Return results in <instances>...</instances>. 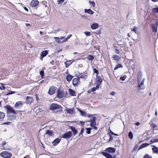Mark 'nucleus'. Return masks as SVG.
Returning <instances> with one entry per match:
<instances>
[{
	"mask_svg": "<svg viewBox=\"0 0 158 158\" xmlns=\"http://www.w3.org/2000/svg\"><path fill=\"white\" fill-rule=\"evenodd\" d=\"M4 108L6 110L8 114V118L11 120L15 119L16 117L15 115L16 113L13 108L10 105H7L4 106Z\"/></svg>",
	"mask_w": 158,
	"mask_h": 158,
	"instance_id": "nucleus-1",
	"label": "nucleus"
},
{
	"mask_svg": "<svg viewBox=\"0 0 158 158\" xmlns=\"http://www.w3.org/2000/svg\"><path fill=\"white\" fill-rule=\"evenodd\" d=\"M50 109L53 112L56 113L62 110L61 106L56 104L52 103L50 106Z\"/></svg>",
	"mask_w": 158,
	"mask_h": 158,
	"instance_id": "nucleus-2",
	"label": "nucleus"
},
{
	"mask_svg": "<svg viewBox=\"0 0 158 158\" xmlns=\"http://www.w3.org/2000/svg\"><path fill=\"white\" fill-rule=\"evenodd\" d=\"M91 116H92L91 119L90 121H88L87 122L90 123V125L91 126H94L96 124V122L95 121L96 118L95 116H93V115H88V116L89 117H90Z\"/></svg>",
	"mask_w": 158,
	"mask_h": 158,
	"instance_id": "nucleus-3",
	"label": "nucleus"
},
{
	"mask_svg": "<svg viewBox=\"0 0 158 158\" xmlns=\"http://www.w3.org/2000/svg\"><path fill=\"white\" fill-rule=\"evenodd\" d=\"M0 155L4 158H10L12 156V154L9 152H3L0 153Z\"/></svg>",
	"mask_w": 158,
	"mask_h": 158,
	"instance_id": "nucleus-4",
	"label": "nucleus"
},
{
	"mask_svg": "<svg viewBox=\"0 0 158 158\" xmlns=\"http://www.w3.org/2000/svg\"><path fill=\"white\" fill-rule=\"evenodd\" d=\"M72 136V133L71 131H69L68 132L64 133L62 135V137L64 139H69Z\"/></svg>",
	"mask_w": 158,
	"mask_h": 158,
	"instance_id": "nucleus-5",
	"label": "nucleus"
},
{
	"mask_svg": "<svg viewBox=\"0 0 158 158\" xmlns=\"http://www.w3.org/2000/svg\"><path fill=\"white\" fill-rule=\"evenodd\" d=\"M56 89V88L55 86H51L48 92V94L51 95H52L55 93Z\"/></svg>",
	"mask_w": 158,
	"mask_h": 158,
	"instance_id": "nucleus-6",
	"label": "nucleus"
},
{
	"mask_svg": "<svg viewBox=\"0 0 158 158\" xmlns=\"http://www.w3.org/2000/svg\"><path fill=\"white\" fill-rule=\"evenodd\" d=\"M80 78H76L73 79L72 80L73 84L74 86H77L80 82L79 80Z\"/></svg>",
	"mask_w": 158,
	"mask_h": 158,
	"instance_id": "nucleus-7",
	"label": "nucleus"
},
{
	"mask_svg": "<svg viewBox=\"0 0 158 158\" xmlns=\"http://www.w3.org/2000/svg\"><path fill=\"white\" fill-rule=\"evenodd\" d=\"M57 97L60 98H62L64 96V93L62 90L58 89L57 92Z\"/></svg>",
	"mask_w": 158,
	"mask_h": 158,
	"instance_id": "nucleus-8",
	"label": "nucleus"
},
{
	"mask_svg": "<svg viewBox=\"0 0 158 158\" xmlns=\"http://www.w3.org/2000/svg\"><path fill=\"white\" fill-rule=\"evenodd\" d=\"M24 103V102L22 101H19L16 102L15 105L14 107L15 108H20L21 107L23 104Z\"/></svg>",
	"mask_w": 158,
	"mask_h": 158,
	"instance_id": "nucleus-9",
	"label": "nucleus"
},
{
	"mask_svg": "<svg viewBox=\"0 0 158 158\" xmlns=\"http://www.w3.org/2000/svg\"><path fill=\"white\" fill-rule=\"evenodd\" d=\"M39 3V2L37 0H33L30 4V6L32 7H35Z\"/></svg>",
	"mask_w": 158,
	"mask_h": 158,
	"instance_id": "nucleus-10",
	"label": "nucleus"
},
{
	"mask_svg": "<svg viewBox=\"0 0 158 158\" xmlns=\"http://www.w3.org/2000/svg\"><path fill=\"white\" fill-rule=\"evenodd\" d=\"M33 99L32 97L27 96L26 98V103L29 104H31L33 102Z\"/></svg>",
	"mask_w": 158,
	"mask_h": 158,
	"instance_id": "nucleus-11",
	"label": "nucleus"
},
{
	"mask_svg": "<svg viewBox=\"0 0 158 158\" xmlns=\"http://www.w3.org/2000/svg\"><path fill=\"white\" fill-rule=\"evenodd\" d=\"M105 151L109 153H113L115 152L116 149L110 147L106 148Z\"/></svg>",
	"mask_w": 158,
	"mask_h": 158,
	"instance_id": "nucleus-12",
	"label": "nucleus"
},
{
	"mask_svg": "<svg viewBox=\"0 0 158 158\" xmlns=\"http://www.w3.org/2000/svg\"><path fill=\"white\" fill-rule=\"evenodd\" d=\"M98 23H95L91 25L90 28L92 30H94L98 28Z\"/></svg>",
	"mask_w": 158,
	"mask_h": 158,
	"instance_id": "nucleus-13",
	"label": "nucleus"
},
{
	"mask_svg": "<svg viewBox=\"0 0 158 158\" xmlns=\"http://www.w3.org/2000/svg\"><path fill=\"white\" fill-rule=\"evenodd\" d=\"M60 139L58 138L55 139L52 142L54 146L56 145L60 141Z\"/></svg>",
	"mask_w": 158,
	"mask_h": 158,
	"instance_id": "nucleus-14",
	"label": "nucleus"
},
{
	"mask_svg": "<svg viewBox=\"0 0 158 158\" xmlns=\"http://www.w3.org/2000/svg\"><path fill=\"white\" fill-rule=\"evenodd\" d=\"M102 154L103 156L106 157V158H113V156L111 155L106 152H103Z\"/></svg>",
	"mask_w": 158,
	"mask_h": 158,
	"instance_id": "nucleus-15",
	"label": "nucleus"
},
{
	"mask_svg": "<svg viewBox=\"0 0 158 158\" xmlns=\"http://www.w3.org/2000/svg\"><path fill=\"white\" fill-rule=\"evenodd\" d=\"M145 79L144 78L143 79L140 84L138 86V87H139L141 89H143L144 88V85H143Z\"/></svg>",
	"mask_w": 158,
	"mask_h": 158,
	"instance_id": "nucleus-16",
	"label": "nucleus"
},
{
	"mask_svg": "<svg viewBox=\"0 0 158 158\" xmlns=\"http://www.w3.org/2000/svg\"><path fill=\"white\" fill-rule=\"evenodd\" d=\"M70 129H71L73 132L74 135L77 134V131L75 127L73 126H70Z\"/></svg>",
	"mask_w": 158,
	"mask_h": 158,
	"instance_id": "nucleus-17",
	"label": "nucleus"
},
{
	"mask_svg": "<svg viewBox=\"0 0 158 158\" xmlns=\"http://www.w3.org/2000/svg\"><path fill=\"white\" fill-rule=\"evenodd\" d=\"M113 58V60L117 61H119L121 60V58L119 56L117 55H114L112 57Z\"/></svg>",
	"mask_w": 158,
	"mask_h": 158,
	"instance_id": "nucleus-18",
	"label": "nucleus"
},
{
	"mask_svg": "<svg viewBox=\"0 0 158 158\" xmlns=\"http://www.w3.org/2000/svg\"><path fill=\"white\" fill-rule=\"evenodd\" d=\"M46 134H48L49 136H53L54 132L51 130H48L46 131Z\"/></svg>",
	"mask_w": 158,
	"mask_h": 158,
	"instance_id": "nucleus-19",
	"label": "nucleus"
},
{
	"mask_svg": "<svg viewBox=\"0 0 158 158\" xmlns=\"http://www.w3.org/2000/svg\"><path fill=\"white\" fill-rule=\"evenodd\" d=\"M85 13H88L89 14L91 15H93L94 13V12L93 11H92L90 9H85Z\"/></svg>",
	"mask_w": 158,
	"mask_h": 158,
	"instance_id": "nucleus-20",
	"label": "nucleus"
},
{
	"mask_svg": "<svg viewBox=\"0 0 158 158\" xmlns=\"http://www.w3.org/2000/svg\"><path fill=\"white\" fill-rule=\"evenodd\" d=\"M149 145V144L148 143H144L141 144L138 148V150L141 149L144 147H147Z\"/></svg>",
	"mask_w": 158,
	"mask_h": 158,
	"instance_id": "nucleus-21",
	"label": "nucleus"
},
{
	"mask_svg": "<svg viewBox=\"0 0 158 158\" xmlns=\"http://www.w3.org/2000/svg\"><path fill=\"white\" fill-rule=\"evenodd\" d=\"M48 54V51L45 50L42 51L41 54V56L43 57L45 56Z\"/></svg>",
	"mask_w": 158,
	"mask_h": 158,
	"instance_id": "nucleus-22",
	"label": "nucleus"
},
{
	"mask_svg": "<svg viewBox=\"0 0 158 158\" xmlns=\"http://www.w3.org/2000/svg\"><path fill=\"white\" fill-rule=\"evenodd\" d=\"M69 94L71 96H75L76 95V92L75 91L72 90L71 89H69Z\"/></svg>",
	"mask_w": 158,
	"mask_h": 158,
	"instance_id": "nucleus-23",
	"label": "nucleus"
},
{
	"mask_svg": "<svg viewBox=\"0 0 158 158\" xmlns=\"http://www.w3.org/2000/svg\"><path fill=\"white\" fill-rule=\"evenodd\" d=\"M73 77L72 75L68 74L66 77V79L69 82L71 81Z\"/></svg>",
	"mask_w": 158,
	"mask_h": 158,
	"instance_id": "nucleus-24",
	"label": "nucleus"
},
{
	"mask_svg": "<svg viewBox=\"0 0 158 158\" xmlns=\"http://www.w3.org/2000/svg\"><path fill=\"white\" fill-rule=\"evenodd\" d=\"M66 111L69 114H73L74 111V109L73 108L68 109L67 108L66 109Z\"/></svg>",
	"mask_w": 158,
	"mask_h": 158,
	"instance_id": "nucleus-25",
	"label": "nucleus"
},
{
	"mask_svg": "<svg viewBox=\"0 0 158 158\" xmlns=\"http://www.w3.org/2000/svg\"><path fill=\"white\" fill-rule=\"evenodd\" d=\"M153 148H152L153 152L154 153L158 154V148L155 146H153Z\"/></svg>",
	"mask_w": 158,
	"mask_h": 158,
	"instance_id": "nucleus-26",
	"label": "nucleus"
},
{
	"mask_svg": "<svg viewBox=\"0 0 158 158\" xmlns=\"http://www.w3.org/2000/svg\"><path fill=\"white\" fill-rule=\"evenodd\" d=\"M5 116V114L0 111V121L2 120Z\"/></svg>",
	"mask_w": 158,
	"mask_h": 158,
	"instance_id": "nucleus-27",
	"label": "nucleus"
},
{
	"mask_svg": "<svg viewBox=\"0 0 158 158\" xmlns=\"http://www.w3.org/2000/svg\"><path fill=\"white\" fill-rule=\"evenodd\" d=\"M87 58L88 60L92 61L94 58V57L92 55H89L87 56Z\"/></svg>",
	"mask_w": 158,
	"mask_h": 158,
	"instance_id": "nucleus-28",
	"label": "nucleus"
},
{
	"mask_svg": "<svg viewBox=\"0 0 158 158\" xmlns=\"http://www.w3.org/2000/svg\"><path fill=\"white\" fill-rule=\"evenodd\" d=\"M71 61L72 60H70L65 62L64 63L66 67H67L69 66L73 62H72Z\"/></svg>",
	"mask_w": 158,
	"mask_h": 158,
	"instance_id": "nucleus-29",
	"label": "nucleus"
},
{
	"mask_svg": "<svg viewBox=\"0 0 158 158\" xmlns=\"http://www.w3.org/2000/svg\"><path fill=\"white\" fill-rule=\"evenodd\" d=\"M102 81V80L101 78L99 76L98 77L97 76L96 78V82L97 84L100 83L101 84Z\"/></svg>",
	"mask_w": 158,
	"mask_h": 158,
	"instance_id": "nucleus-30",
	"label": "nucleus"
},
{
	"mask_svg": "<svg viewBox=\"0 0 158 158\" xmlns=\"http://www.w3.org/2000/svg\"><path fill=\"white\" fill-rule=\"evenodd\" d=\"M157 26H156L155 25H152V28L153 32H155L157 31Z\"/></svg>",
	"mask_w": 158,
	"mask_h": 158,
	"instance_id": "nucleus-31",
	"label": "nucleus"
},
{
	"mask_svg": "<svg viewBox=\"0 0 158 158\" xmlns=\"http://www.w3.org/2000/svg\"><path fill=\"white\" fill-rule=\"evenodd\" d=\"M123 66L121 64H117L115 67L114 68V70H116L120 68H123Z\"/></svg>",
	"mask_w": 158,
	"mask_h": 158,
	"instance_id": "nucleus-32",
	"label": "nucleus"
},
{
	"mask_svg": "<svg viewBox=\"0 0 158 158\" xmlns=\"http://www.w3.org/2000/svg\"><path fill=\"white\" fill-rule=\"evenodd\" d=\"M128 137L131 139H132L133 138V135L132 132L130 131L128 133Z\"/></svg>",
	"mask_w": 158,
	"mask_h": 158,
	"instance_id": "nucleus-33",
	"label": "nucleus"
},
{
	"mask_svg": "<svg viewBox=\"0 0 158 158\" xmlns=\"http://www.w3.org/2000/svg\"><path fill=\"white\" fill-rule=\"evenodd\" d=\"M137 29L138 28L137 27L134 26L133 27L132 29H131V30L135 32V33H138L137 31Z\"/></svg>",
	"mask_w": 158,
	"mask_h": 158,
	"instance_id": "nucleus-34",
	"label": "nucleus"
},
{
	"mask_svg": "<svg viewBox=\"0 0 158 158\" xmlns=\"http://www.w3.org/2000/svg\"><path fill=\"white\" fill-rule=\"evenodd\" d=\"M152 11L155 13H158V7L153 8L152 9Z\"/></svg>",
	"mask_w": 158,
	"mask_h": 158,
	"instance_id": "nucleus-35",
	"label": "nucleus"
},
{
	"mask_svg": "<svg viewBox=\"0 0 158 158\" xmlns=\"http://www.w3.org/2000/svg\"><path fill=\"white\" fill-rule=\"evenodd\" d=\"M86 130V133L88 134H89L91 132V129L90 128H87L85 129Z\"/></svg>",
	"mask_w": 158,
	"mask_h": 158,
	"instance_id": "nucleus-36",
	"label": "nucleus"
},
{
	"mask_svg": "<svg viewBox=\"0 0 158 158\" xmlns=\"http://www.w3.org/2000/svg\"><path fill=\"white\" fill-rule=\"evenodd\" d=\"M143 158H152V157L151 156L146 154L143 156Z\"/></svg>",
	"mask_w": 158,
	"mask_h": 158,
	"instance_id": "nucleus-37",
	"label": "nucleus"
},
{
	"mask_svg": "<svg viewBox=\"0 0 158 158\" xmlns=\"http://www.w3.org/2000/svg\"><path fill=\"white\" fill-rule=\"evenodd\" d=\"M99 87V86L98 85H97L96 86V87H93L92 88L91 90V91H95L97 89H98Z\"/></svg>",
	"mask_w": 158,
	"mask_h": 158,
	"instance_id": "nucleus-38",
	"label": "nucleus"
},
{
	"mask_svg": "<svg viewBox=\"0 0 158 158\" xmlns=\"http://www.w3.org/2000/svg\"><path fill=\"white\" fill-rule=\"evenodd\" d=\"M89 3L91 6H92L93 7H94L95 6V3L93 1H90L89 2Z\"/></svg>",
	"mask_w": 158,
	"mask_h": 158,
	"instance_id": "nucleus-39",
	"label": "nucleus"
},
{
	"mask_svg": "<svg viewBox=\"0 0 158 158\" xmlns=\"http://www.w3.org/2000/svg\"><path fill=\"white\" fill-rule=\"evenodd\" d=\"M127 77L126 75H124L123 77H120V80L123 81H124L126 78Z\"/></svg>",
	"mask_w": 158,
	"mask_h": 158,
	"instance_id": "nucleus-40",
	"label": "nucleus"
},
{
	"mask_svg": "<svg viewBox=\"0 0 158 158\" xmlns=\"http://www.w3.org/2000/svg\"><path fill=\"white\" fill-rule=\"evenodd\" d=\"M158 142V139H152L151 140V143H153L155 142Z\"/></svg>",
	"mask_w": 158,
	"mask_h": 158,
	"instance_id": "nucleus-41",
	"label": "nucleus"
},
{
	"mask_svg": "<svg viewBox=\"0 0 158 158\" xmlns=\"http://www.w3.org/2000/svg\"><path fill=\"white\" fill-rule=\"evenodd\" d=\"M79 111L81 113V115L83 116H85V115L86 113L85 111H83L81 110H79Z\"/></svg>",
	"mask_w": 158,
	"mask_h": 158,
	"instance_id": "nucleus-42",
	"label": "nucleus"
},
{
	"mask_svg": "<svg viewBox=\"0 0 158 158\" xmlns=\"http://www.w3.org/2000/svg\"><path fill=\"white\" fill-rule=\"evenodd\" d=\"M40 74L42 78L44 77V73L43 70H41L40 72Z\"/></svg>",
	"mask_w": 158,
	"mask_h": 158,
	"instance_id": "nucleus-43",
	"label": "nucleus"
},
{
	"mask_svg": "<svg viewBox=\"0 0 158 158\" xmlns=\"http://www.w3.org/2000/svg\"><path fill=\"white\" fill-rule=\"evenodd\" d=\"M67 40H63L62 41L61 40H56V42L58 44H60L62 43L65 42Z\"/></svg>",
	"mask_w": 158,
	"mask_h": 158,
	"instance_id": "nucleus-44",
	"label": "nucleus"
},
{
	"mask_svg": "<svg viewBox=\"0 0 158 158\" xmlns=\"http://www.w3.org/2000/svg\"><path fill=\"white\" fill-rule=\"evenodd\" d=\"M93 71L94 73H96L97 74V75L99 73L98 70L96 69L95 68L93 69Z\"/></svg>",
	"mask_w": 158,
	"mask_h": 158,
	"instance_id": "nucleus-45",
	"label": "nucleus"
},
{
	"mask_svg": "<svg viewBox=\"0 0 158 158\" xmlns=\"http://www.w3.org/2000/svg\"><path fill=\"white\" fill-rule=\"evenodd\" d=\"M85 34L87 36H89L90 35V32L88 31H85Z\"/></svg>",
	"mask_w": 158,
	"mask_h": 158,
	"instance_id": "nucleus-46",
	"label": "nucleus"
},
{
	"mask_svg": "<svg viewBox=\"0 0 158 158\" xmlns=\"http://www.w3.org/2000/svg\"><path fill=\"white\" fill-rule=\"evenodd\" d=\"M84 128H81V132L79 134V136L80 135H81L82 134L84 131Z\"/></svg>",
	"mask_w": 158,
	"mask_h": 158,
	"instance_id": "nucleus-47",
	"label": "nucleus"
},
{
	"mask_svg": "<svg viewBox=\"0 0 158 158\" xmlns=\"http://www.w3.org/2000/svg\"><path fill=\"white\" fill-rule=\"evenodd\" d=\"M64 1V0H58L57 2L59 4H61Z\"/></svg>",
	"mask_w": 158,
	"mask_h": 158,
	"instance_id": "nucleus-48",
	"label": "nucleus"
},
{
	"mask_svg": "<svg viewBox=\"0 0 158 158\" xmlns=\"http://www.w3.org/2000/svg\"><path fill=\"white\" fill-rule=\"evenodd\" d=\"M11 123L10 122H7L6 123H4L2 124L5 125H10L11 124Z\"/></svg>",
	"mask_w": 158,
	"mask_h": 158,
	"instance_id": "nucleus-49",
	"label": "nucleus"
},
{
	"mask_svg": "<svg viewBox=\"0 0 158 158\" xmlns=\"http://www.w3.org/2000/svg\"><path fill=\"white\" fill-rule=\"evenodd\" d=\"M0 84L2 87V90L4 89H5V87L4 86V85H5L4 84L2 83H1Z\"/></svg>",
	"mask_w": 158,
	"mask_h": 158,
	"instance_id": "nucleus-50",
	"label": "nucleus"
},
{
	"mask_svg": "<svg viewBox=\"0 0 158 158\" xmlns=\"http://www.w3.org/2000/svg\"><path fill=\"white\" fill-rule=\"evenodd\" d=\"M42 3L43 5H45V6L46 7L47 5H46V4H47V2L45 1H43L42 2Z\"/></svg>",
	"mask_w": 158,
	"mask_h": 158,
	"instance_id": "nucleus-51",
	"label": "nucleus"
},
{
	"mask_svg": "<svg viewBox=\"0 0 158 158\" xmlns=\"http://www.w3.org/2000/svg\"><path fill=\"white\" fill-rule=\"evenodd\" d=\"M72 35H69L64 40H68L69 39L71 36H72Z\"/></svg>",
	"mask_w": 158,
	"mask_h": 158,
	"instance_id": "nucleus-52",
	"label": "nucleus"
},
{
	"mask_svg": "<svg viewBox=\"0 0 158 158\" xmlns=\"http://www.w3.org/2000/svg\"><path fill=\"white\" fill-rule=\"evenodd\" d=\"M15 93V92L13 91H11L10 92L7 94V95H10L11 94H13Z\"/></svg>",
	"mask_w": 158,
	"mask_h": 158,
	"instance_id": "nucleus-53",
	"label": "nucleus"
},
{
	"mask_svg": "<svg viewBox=\"0 0 158 158\" xmlns=\"http://www.w3.org/2000/svg\"><path fill=\"white\" fill-rule=\"evenodd\" d=\"M115 52L117 54H118L119 53V50L118 49H115Z\"/></svg>",
	"mask_w": 158,
	"mask_h": 158,
	"instance_id": "nucleus-54",
	"label": "nucleus"
},
{
	"mask_svg": "<svg viewBox=\"0 0 158 158\" xmlns=\"http://www.w3.org/2000/svg\"><path fill=\"white\" fill-rule=\"evenodd\" d=\"M152 127L153 128H155L156 127V125L155 124H152Z\"/></svg>",
	"mask_w": 158,
	"mask_h": 158,
	"instance_id": "nucleus-55",
	"label": "nucleus"
},
{
	"mask_svg": "<svg viewBox=\"0 0 158 158\" xmlns=\"http://www.w3.org/2000/svg\"><path fill=\"white\" fill-rule=\"evenodd\" d=\"M80 123H81V125H84L85 124V122L83 121H80Z\"/></svg>",
	"mask_w": 158,
	"mask_h": 158,
	"instance_id": "nucleus-56",
	"label": "nucleus"
},
{
	"mask_svg": "<svg viewBox=\"0 0 158 158\" xmlns=\"http://www.w3.org/2000/svg\"><path fill=\"white\" fill-rule=\"evenodd\" d=\"M110 94L111 95L114 96L115 94V92H112L110 93Z\"/></svg>",
	"mask_w": 158,
	"mask_h": 158,
	"instance_id": "nucleus-57",
	"label": "nucleus"
},
{
	"mask_svg": "<svg viewBox=\"0 0 158 158\" xmlns=\"http://www.w3.org/2000/svg\"><path fill=\"white\" fill-rule=\"evenodd\" d=\"M138 146L137 145H136L135 148L133 149V151H135V150L138 148Z\"/></svg>",
	"mask_w": 158,
	"mask_h": 158,
	"instance_id": "nucleus-58",
	"label": "nucleus"
},
{
	"mask_svg": "<svg viewBox=\"0 0 158 158\" xmlns=\"http://www.w3.org/2000/svg\"><path fill=\"white\" fill-rule=\"evenodd\" d=\"M92 127H93L94 129L96 130L97 129V127H95V126H91Z\"/></svg>",
	"mask_w": 158,
	"mask_h": 158,
	"instance_id": "nucleus-59",
	"label": "nucleus"
},
{
	"mask_svg": "<svg viewBox=\"0 0 158 158\" xmlns=\"http://www.w3.org/2000/svg\"><path fill=\"white\" fill-rule=\"evenodd\" d=\"M113 138L112 137V136L110 135V139H109V141H111L113 140Z\"/></svg>",
	"mask_w": 158,
	"mask_h": 158,
	"instance_id": "nucleus-60",
	"label": "nucleus"
},
{
	"mask_svg": "<svg viewBox=\"0 0 158 158\" xmlns=\"http://www.w3.org/2000/svg\"><path fill=\"white\" fill-rule=\"evenodd\" d=\"M152 1L154 2H158V0H151Z\"/></svg>",
	"mask_w": 158,
	"mask_h": 158,
	"instance_id": "nucleus-61",
	"label": "nucleus"
},
{
	"mask_svg": "<svg viewBox=\"0 0 158 158\" xmlns=\"http://www.w3.org/2000/svg\"><path fill=\"white\" fill-rule=\"evenodd\" d=\"M24 9L26 10V11H28V10L27 9V8H26V7H24Z\"/></svg>",
	"mask_w": 158,
	"mask_h": 158,
	"instance_id": "nucleus-62",
	"label": "nucleus"
},
{
	"mask_svg": "<svg viewBox=\"0 0 158 158\" xmlns=\"http://www.w3.org/2000/svg\"><path fill=\"white\" fill-rule=\"evenodd\" d=\"M54 39H55V40H60L59 38L58 37H54Z\"/></svg>",
	"mask_w": 158,
	"mask_h": 158,
	"instance_id": "nucleus-63",
	"label": "nucleus"
},
{
	"mask_svg": "<svg viewBox=\"0 0 158 158\" xmlns=\"http://www.w3.org/2000/svg\"><path fill=\"white\" fill-rule=\"evenodd\" d=\"M26 26L27 27L30 26L31 25L29 23H26Z\"/></svg>",
	"mask_w": 158,
	"mask_h": 158,
	"instance_id": "nucleus-64",
	"label": "nucleus"
}]
</instances>
